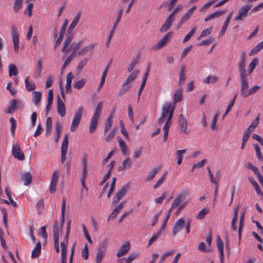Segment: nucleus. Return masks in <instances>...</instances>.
<instances>
[{
    "mask_svg": "<svg viewBox=\"0 0 263 263\" xmlns=\"http://www.w3.org/2000/svg\"><path fill=\"white\" fill-rule=\"evenodd\" d=\"M217 248L220 254V263L224 262L223 243L219 236L217 237Z\"/></svg>",
    "mask_w": 263,
    "mask_h": 263,
    "instance_id": "20",
    "label": "nucleus"
},
{
    "mask_svg": "<svg viewBox=\"0 0 263 263\" xmlns=\"http://www.w3.org/2000/svg\"><path fill=\"white\" fill-rule=\"evenodd\" d=\"M70 43V40L68 39L65 42L63 47L62 48V51L63 52H66V53H67V51H69V49H67V47L68 45V44ZM83 41H79L77 42H73L72 45L70 46V49L69 50L72 51V54L71 57L73 55H74L76 54H78V52L79 51H78V49L83 45Z\"/></svg>",
    "mask_w": 263,
    "mask_h": 263,
    "instance_id": "5",
    "label": "nucleus"
},
{
    "mask_svg": "<svg viewBox=\"0 0 263 263\" xmlns=\"http://www.w3.org/2000/svg\"><path fill=\"white\" fill-rule=\"evenodd\" d=\"M102 108L103 103L102 102H99L97 104L93 116L90 120L89 131L91 133H93L97 128L98 122L101 115Z\"/></svg>",
    "mask_w": 263,
    "mask_h": 263,
    "instance_id": "2",
    "label": "nucleus"
},
{
    "mask_svg": "<svg viewBox=\"0 0 263 263\" xmlns=\"http://www.w3.org/2000/svg\"><path fill=\"white\" fill-rule=\"evenodd\" d=\"M9 75L10 77L16 76L18 74V70L16 66L13 64H10L8 67Z\"/></svg>",
    "mask_w": 263,
    "mask_h": 263,
    "instance_id": "43",
    "label": "nucleus"
},
{
    "mask_svg": "<svg viewBox=\"0 0 263 263\" xmlns=\"http://www.w3.org/2000/svg\"><path fill=\"white\" fill-rule=\"evenodd\" d=\"M238 211H239V208L238 206H237L234 209V216H233V218L232 220L231 227H232V229L234 231H236L237 230V228L236 225V222L237 220Z\"/></svg>",
    "mask_w": 263,
    "mask_h": 263,
    "instance_id": "33",
    "label": "nucleus"
},
{
    "mask_svg": "<svg viewBox=\"0 0 263 263\" xmlns=\"http://www.w3.org/2000/svg\"><path fill=\"white\" fill-rule=\"evenodd\" d=\"M57 105V109L58 114L62 117L65 116L66 114L65 104L59 96L58 97Z\"/></svg>",
    "mask_w": 263,
    "mask_h": 263,
    "instance_id": "19",
    "label": "nucleus"
},
{
    "mask_svg": "<svg viewBox=\"0 0 263 263\" xmlns=\"http://www.w3.org/2000/svg\"><path fill=\"white\" fill-rule=\"evenodd\" d=\"M122 166L118 167V171H121L125 169L128 168L132 165L131 160L129 158H126L122 163Z\"/></svg>",
    "mask_w": 263,
    "mask_h": 263,
    "instance_id": "34",
    "label": "nucleus"
},
{
    "mask_svg": "<svg viewBox=\"0 0 263 263\" xmlns=\"http://www.w3.org/2000/svg\"><path fill=\"white\" fill-rule=\"evenodd\" d=\"M52 119L51 117L47 118L46 123V135L49 136L52 132Z\"/></svg>",
    "mask_w": 263,
    "mask_h": 263,
    "instance_id": "35",
    "label": "nucleus"
},
{
    "mask_svg": "<svg viewBox=\"0 0 263 263\" xmlns=\"http://www.w3.org/2000/svg\"><path fill=\"white\" fill-rule=\"evenodd\" d=\"M182 93L181 89H179L175 91L173 98V102H166L163 106H164L166 104L174 103L175 108L176 107V103L180 102L182 99Z\"/></svg>",
    "mask_w": 263,
    "mask_h": 263,
    "instance_id": "22",
    "label": "nucleus"
},
{
    "mask_svg": "<svg viewBox=\"0 0 263 263\" xmlns=\"http://www.w3.org/2000/svg\"><path fill=\"white\" fill-rule=\"evenodd\" d=\"M139 256V254L138 253H134L131 254L125 259V263H132L133 260L138 258Z\"/></svg>",
    "mask_w": 263,
    "mask_h": 263,
    "instance_id": "59",
    "label": "nucleus"
},
{
    "mask_svg": "<svg viewBox=\"0 0 263 263\" xmlns=\"http://www.w3.org/2000/svg\"><path fill=\"white\" fill-rule=\"evenodd\" d=\"M113 118H114V116L112 114H111L109 116V117L106 120V121L105 122V129H104L105 133H107L110 128L111 125H112V121Z\"/></svg>",
    "mask_w": 263,
    "mask_h": 263,
    "instance_id": "46",
    "label": "nucleus"
},
{
    "mask_svg": "<svg viewBox=\"0 0 263 263\" xmlns=\"http://www.w3.org/2000/svg\"><path fill=\"white\" fill-rule=\"evenodd\" d=\"M74 76L71 72H69L66 78V83L65 85V89L66 92H68L71 90V85L72 80L74 78Z\"/></svg>",
    "mask_w": 263,
    "mask_h": 263,
    "instance_id": "24",
    "label": "nucleus"
},
{
    "mask_svg": "<svg viewBox=\"0 0 263 263\" xmlns=\"http://www.w3.org/2000/svg\"><path fill=\"white\" fill-rule=\"evenodd\" d=\"M23 1V0H15L13 6V9L15 12L18 11L21 8L22 6Z\"/></svg>",
    "mask_w": 263,
    "mask_h": 263,
    "instance_id": "62",
    "label": "nucleus"
},
{
    "mask_svg": "<svg viewBox=\"0 0 263 263\" xmlns=\"http://www.w3.org/2000/svg\"><path fill=\"white\" fill-rule=\"evenodd\" d=\"M83 112L84 107L83 106H79L72 118L70 128L71 132H74L78 128L80 123Z\"/></svg>",
    "mask_w": 263,
    "mask_h": 263,
    "instance_id": "3",
    "label": "nucleus"
},
{
    "mask_svg": "<svg viewBox=\"0 0 263 263\" xmlns=\"http://www.w3.org/2000/svg\"><path fill=\"white\" fill-rule=\"evenodd\" d=\"M108 70V67H107L105 69V70L104 71V72L102 74L101 80V82L100 83L99 88H98L99 90L102 88V87L103 86V85H104V84L105 83V79H106V76L107 74Z\"/></svg>",
    "mask_w": 263,
    "mask_h": 263,
    "instance_id": "56",
    "label": "nucleus"
},
{
    "mask_svg": "<svg viewBox=\"0 0 263 263\" xmlns=\"http://www.w3.org/2000/svg\"><path fill=\"white\" fill-rule=\"evenodd\" d=\"M206 162V159H203L201 161L195 163L191 168V172H194L195 169L202 168L204 166Z\"/></svg>",
    "mask_w": 263,
    "mask_h": 263,
    "instance_id": "51",
    "label": "nucleus"
},
{
    "mask_svg": "<svg viewBox=\"0 0 263 263\" xmlns=\"http://www.w3.org/2000/svg\"><path fill=\"white\" fill-rule=\"evenodd\" d=\"M86 83V80L85 79H81L78 81H77L76 83H75L73 84V87L74 88L77 89H80L82 88L85 85Z\"/></svg>",
    "mask_w": 263,
    "mask_h": 263,
    "instance_id": "58",
    "label": "nucleus"
},
{
    "mask_svg": "<svg viewBox=\"0 0 263 263\" xmlns=\"http://www.w3.org/2000/svg\"><path fill=\"white\" fill-rule=\"evenodd\" d=\"M218 116V113L216 114L212 120L211 128L213 130H216L217 129L216 123L217 121Z\"/></svg>",
    "mask_w": 263,
    "mask_h": 263,
    "instance_id": "60",
    "label": "nucleus"
},
{
    "mask_svg": "<svg viewBox=\"0 0 263 263\" xmlns=\"http://www.w3.org/2000/svg\"><path fill=\"white\" fill-rule=\"evenodd\" d=\"M180 68V71L179 72V85L180 86H182L184 84L186 80V77L185 75V67L184 66L181 65Z\"/></svg>",
    "mask_w": 263,
    "mask_h": 263,
    "instance_id": "32",
    "label": "nucleus"
},
{
    "mask_svg": "<svg viewBox=\"0 0 263 263\" xmlns=\"http://www.w3.org/2000/svg\"><path fill=\"white\" fill-rule=\"evenodd\" d=\"M68 244V238H61L60 243L61 251V263H67V246Z\"/></svg>",
    "mask_w": 263,
    "mask_h": 263,
    "instance_id": "7",
    "label": "nucleus"
},
{
    "mask_svg": "<svg viewBox=\"0 0 263 263\" xmlns=\"http://www.w3.org/2000/svg\"><path fill=\"white\" fill-rule=\"evenodd\" d=\"M140 71L139 70H135L130 74L122 85V88L120 92V95L125 93L132 87L130 83L136 79Z\"/></svg>",
    "mask_w": 263,
    "mask_h": 263,
    "instance_id": "4",
    "label": "nucleus"
},
{
    "mask_svg": "<svg viewBox=\"0 0 263 263\" xmlns=\"http://www.w3.org/2000/svg\"><path fill=\"white\" fill-rule=\"evenodd\" d=\"M124 205V202L120 203L118 206L114 209V210L112 212V213L109 215L108 217V221H109L111 219H114L116 217L118 214L121 211V209L123 208Z\"/></svg>",
    "mask_w": 263,
    "mask_h": 263,
    "instance_id": "26",
    "label": "nucleus"
},
{
    "mask_svg": "<svg viewBox=\"0 0 263 263\" xmlns=\"http://www.w3.org/2000/svg\"><path fill=\"white\" fill-rule=\"evenodd\" d=\"M105 253L103 252H99L97 251V255L96 257V262L101 263L102 260L105 256Z\"/></svg>",
    "mask_w": 263,
    "mask_h": 263,
    "instance_id": "61",
    "label": "nucleus"
},
{
    "mask_svg": "<svg viewBox=\"0 0 263 263\" xmlns=\"http://www.w3.org/2000/svg\"><path fill=\"white\" fill-rule=\"evenodd\" d=\"M12 41L13 44L14 50L17 53L19 49V35L17 32V29L15 26H11Z\"/></svg>",
    "mask_w": 263,
    "mask_h": 263,
    "instance_id": "9",
    "label": "nucleus"
},
{
    "mask_svg": "<svg viewBox=\"0 0 263 263\" xmlns=\"http://www.w3.org/2000/svg\"><path fill=\"white\" fill-rule=\"evenodd\" d=\"M240 93L245 98L248 97L249 81L246 78L248 74L240 75Z\"/></svg>",
    "mask_w": 263,
    "mask_h": 263,
    "instance_id": "6",
    "label": "nucleus"
},
{
    "mask_svg": "<svg viewBox=\"0 0 263 263\" xmlns=\"http://www.w3.org/2000/svg\"><path fill=\"white\" fill-rule=\"evenodd\" d=\"M95 46V43H92L87 46H86L85 47H83L82 49L79 50L78 54L84 55L86 54L87 52H91Z\"/></svg>",
    "mask_w": 263,
    "mask_h": 263,
    "instance_id": "31",
    "label": "nucleus"
},
{
    "mask_svg": "<svg viewBox=\"0 0 263 263\" xmlns=\"http://www.w3.org/2000/svg\"><path fill=\"white\" fill-rule=\"evenodd\" d=\"M172 32H169L168 33H167L163 36V37L162 39L159 41L155 45H154L152 47V49L154 50H157L160 48H162L167 43V42L172 37Z\"/></svg>",
    "mask_w": 263,
    "mask_h": 263,
    "instance_id": "10",
    "label": "nucleus"
},
{
    "mask_svg": "<svg viewBox=\"0 0 263 263\" xmlns=\"http://www.w3.org/2000/svg\"><path fill=\"white\" fill-rule=\"evenodd\" d=\"M22 179L24 181V184L25 185H28L30 184L32 181V177L29 173L26 172L22 175Z\"/></svg>",
    "mask_w": 263,
    "mask_h": 263,
    "instance_id": "36",
    "label": "nucleus"
},
{
    "mask_svg": "<svg viewBox=\"0 0 263 263\" xmlns=\"http://www.w3.org/2000/svg\"><path fill=\"white\" fill-rule=\"evenodd\" d=\"M107 246L108 241L107 240H103L100 244L97 251L99 252H103L104 253H106Z\"/></svg>",
    "mask_w": 263,
    "mask_h": 263,
    "instance_id": "49",
    "label": "nucleus"
},
{
    "mask_svg": "<svg viewBox=\"0 0 263 263\" xmlns=\"http://www.w3.org/2000/svg\"><path fill=\"white\" fill-rule=\"evenodd\" d=\"M18 102V101L16 99L12 100L10 102V105L8 108L7 112L10 114L12 111H13L16 108Z\"/></svg>",
    "mask_w": 263,
    "mask_h": 263,
    "instance_id": "50",
    "label": "nucleus"
},
{
    "mask_svg": "<svg viewBox=\"0 0 263 263\" xmlns=\"http://www.w3.org/2000/svg\"><path fill=\"white\" fill-rule=\"evenodd\" d=\"M166 172H165L160 178L157 181V182L155 184V185L153 186V188L155 189H158L160 185L162 184L163 183L166 176Z\"/></svg>",
    "mask_w": 263,
    "mask_h": 263,
    "instance_id": "53",
    "label": "nucleus"
},
{
    "mask_svg": "<svg viewBox=\"0 0 263 263\" xmlns=\"http://www.w3.org/2000/svg\"><path fill=\"white\" fill-rule=\"evenodd\" d=\"M258 59L257 58H254L249 65V71L247 74L249 75L251 74L253 72L255 67L258 63Z\"/></svg>",
    "mask_w": 263,
    "mask_h": 263,
    "instance_id": "47",
    "label": "nucleus"
},
{
    "mask_svg": "<svg viewBox=\"0 0 263 263\" xmlns=\"http://www.w3.org/2000/svg\"><path fill=\"white\" fill-rule=\"evenodd\" d=\"M259 116L257 117V118L251 123L250 125L249 126L248 129L246 130L247 131L251 133L252 132L254 128L258 125L259 123Z\"/></svg>",
    "mask_w": 263,
    "mask_h": 263,
    "instance_id": "48",
    "label": "nucleus"
},
{
    "mask_svg": "<svg viewBox=\"0 0 263 263\" xmlns=\"http://www.w3.org/2000/svg\"><path fill=\"white\" fill-rule=\"evenodd\" d=\"M41 253V243L40 242H38L34 249H33L31 253V257L32 258H35L38 257Z\"/></svg>",
    "mask_w": 263,
    "mask_h": 263,
    "instance_id": "30",
    "label": "nucleus"
},
{
    "mask_svg": "<svg viewBox=\"0 0 263 263\" xmlns=\"http://www.w3.org/2000/svg\"><path fill=\"white\" fill-rule=\"evenodd\" d=\"M213 29V27L211 26L207 28L204 29L201 32V34L199 37L197 38V40H200L202 37L210 35Z\"/></svg>",
    "mask_w": 263,
    "mask_h": 263,
    "instance_id": "40",
    "label": "nucleus"
},
{
    "mask_svg": "<svg viewBox=\"0 0 263 263\" xmlns=\"http://www.w3.org/2000/svg\"><path fill=\"white\" fill-rule=\"evenodd\" d=\"M208 213L209 210L205 208L203 209L198 213L196 218L198 219H202Z\"/></svg>",
    "mask_w": 263,
    "mask_h": 263,
    "instance_id": "63",
    "label": "nucleus"
},
{
    "mask_svg": "<svg viewBox=\"0 0 263 263\" xmlns=\"http://www.w3.org/2000/svg\"><path fill=\"white\" fill-rule=\"evenodd\" d=\"M186 152V149L178 150L176 153L177 156V163L181 164L183 159V155Z\"/></svg>",
    "mask_w": 263,
    "mask_h": 263,
    "instance_id": "38",
    "label": "nucleus"
},
{
    "mask_svg": "<svg viewBox=\"0 0 263 263\" xmlns=\"http://www.w3.org/2000/svg\"><path fill=\"white\" fill-rule=\"evenodd\" d=\"M55 128H56V137L55 138V143H57L59 142V140L60 137L61 133V129L62 127L60 125L59 123H57L55 125Z\"/></svg>",
    "mask_w": 263,
    "mask_h": 263,
    "instance_id": "55",
    "label": "nucleus"
},
{
    "mask_svg": "<svg viewBox=\"0 0 263 263\" xmlns=\"http://www.w3.org/2000/svg\"><path fill=\"white\" fill-rule=\"evenodd\" d=\"M196 30V27H194L188 33L184 38L183 39V43L187 42L195 33Z\"/></svg>",
    "mask_w": 263,
    "mask_h": 263,
    "instance_id": "54",
    "label": "nucleus"
},
{
    "mask_svg": "<svg viewBox=\"0 0 263 263\" xmlns=\"http://www.w3.org/2000/svg\"><path fill=\"white\" fill-rule=\"evenodd\" d=\"M161 235V231H159L158 232L154 234L152 238L149 240V242L148 243V247H149L152 245V244Z\"/></svg>",
    "mask_w": 263,
    "mask_h": 263,
    "instance_id": "64",
    "label": "nucleus"
},
{
    "mask_svg": "<svg viewBox=\"0 0 263 263\" xmlns=\"http://www.w3.org/2000/svg\"><path fill=\"white\" fill-rule=\"evenodd\" d=\"M82 163H83V170H82V175L81 178V182L82 185L83 187L85 188L87 190L86 186L85 185V179L86 178L87 175V157L86 156H84L82 159Z\"/></svg>",
    "mask_w": 263,
    "mask_h": 263,
    "instance_id": "14",
    "label": "nucleus"
},
{
    "mask_svg": "<svg viewBox=\"0 0 263 263\" xmlns=\"http://www.w3.org/2000/svg\"><path fill=\"white\" fill-rule=\"evenodd\" d=\"M179 126L182 133L185 135L188 134L187 122L186 118L182 115H180L179 116Z\"/></svg>",
    "mask_w": 263,
    "mask_h": 263,
    "instance_id": "18",
    "label": "nucleus"
},
{
    "mask_svg": "<svg viewBox=\"0 0 263 263\" xmlns=\"http://www.w3.org/2000/svg\"><path fill=\"white\" fill-rule=\"evenodd\" d=\"M129 186L128 185H125L118 192L112 201V205L118 203L119 201L123 198L129 190Z\"/></svg>",
    "mask_w": 263,
    "mask_h": 263,
    "instance_id": "13",
    "label": "nucleus"
},
{
    "mask_svg": "<svg viewBox=\"0 0 263 263\" xmlns=\"http://www.w3.org/2000/svg\"><path fill=\"white\" fill-rule=\"evenodd\" d=\"M225 13L224 10H220L219 11H216L213 13H212L206 16V17L204 19L205 22H208L211 20L215 19L218 18L221 15Z\"/></svg>",
    "mask_w": 263,
    "mask_h": 263,
    "instance_id": "23",
    "label": "nucleus"
},
{
    "mask_svg": "<svg viewBox=\"0 0 263 263\" xmlns=\"http://www.w3.org/2000/svg\"><path fill=\"white\" fill-rule=\"evenodd\" d=\"M208 172L211 182L215 184L216 186H218V182L216 178L214 177V175L209 167H208Z\"/></svg>",
    "mask_w": 263,
    "mask_h": 263,
    "instance_id": "57",
    "label": "nucleus"
},
{
    "mask_svg": "<svg viewBox=\"0 0 263 263\" xmlns=\"http://www.w3.org/2000/svg\"><path fill=\"white\" fill-rule=\"evenodd\" d=\"M174 110L175 106L174 103L166 104L164 106H163L162 108V114L160 118L158 120V123L161 124L165 123L163 128L164 141L167 139L168 137V132L171 125V121L172 119Z\"/></svg>",
    "mask_w": 263,
    "mask_h": 263,
    "instance_id": "1",
    "label": "nucleus"
},
{
    "mask_svg": "<svg viewBox=\"0 0 263 263\" xmlns=\"http://www.w3.org/2000/svg\"><path fill=\"white\" fill-rule=\"evenodd\" d=\"M12 154L15 158L20 161H23L25 159V155L21 150L18 142L13 144Z\"/></svg>",
    "mask_w": 263,
    "mask_h": 263,
    "instance_id": "12",
    "label": "nucleus"
},
{
    "mask_svg": "<svg viewBox=\"0 0 263 263\" xmlns=\"http://www.w3.org/2000/svg\"><path fill=\"white\" fill-rule=\"evenodd\" d=\"M159 170L158 168H154L152 170H151L149 172V173L147 176V177L146 178V181H148L152 180L154 178L155 176L158 173Z\"/></svg>",
    "mask_w": 263,
    "mask_h": 263,
    "instance_id": "39",
    "label": "nucleus"
},
{
    "mask_svg": "<svg viewBox=\"0 0 263 263\" xmlns=\"http://www.w3.org/2000/svg\"><path fill=\"white\" fill-rule=\"evenodd\" d=\"M33 96V102L34 104L36 105H37L41 99L42 93L40 91H33L32 92Z\"/></svg>",
    "mask_w": 263,
    "mask_h": 263,
    "instance_id": "42",
    "label": "nucleus"
},
{
    "mask_svg": "<svg viewBox=\"0 0 263 263\" xmlns=\"http://www.w3.org/2000/svg\"><path fill=\"white\" fill-rule=\"evenodd\" d=\"M81 17V14L79 13L78 14L74 17V18L72 22L69 25V27L68 28V31H71L72 30L77 26V24L78 23Z\"/></svg>",
    "mask_w": 263,
    "mask_h": 263,
    "instance_id": "44",
    "label": "nucleus"
},
{
    "mask_svg": "<svg viewBox=\"0 0 263 263\" xmlns=\"http://www.w3.org/2000/svg\"><path fill=\"white\" fill-rule=\"evenodd\" d=\"M246 61V52L245 51H242L240 53V58L238 64L240 75L248 74L245 68Z\"/></svg>",
    "mask_w": 263,
    "mask_h": 263,
    "instance_id": "11",
    "label": "nucleus"
},
{
    "mask_svg": "<svg viewBox=\"0 0 263 263\" xmlns=\"http://www.w3.org/2000/svg\"><path fill=\"white\" fill-rule=\"evenodd\" d=\"M219 79L218 76L209 75L203 79V82L205 84H213L216 83Z\"/></svg>",
    "mask_w": 263,
    "mask_h": 263,
    "instance_id": "37",
    "label": "nucleus"
},
{
    "mask_svg": "<svg viewBox=\"0 0 263 263\" xmlns=\"http://www.w3.org/2000/svg\"><path fill=\"white\" fill-rule=\"evenodd\" d=\"M263 49V41L259 43L254 48H253L250 52V55H253L256 54Z\"/></svg>",
    "mask_w": 263,
    "mask_h": 263,
    "instance_id": "41",
    "label": "nucleus"
},
{
    "mask_svg": "<svg viewBox=\"0 0 263 263\" xmlns=\"http://www.w3.org/2000/svg\"><path fill=\"white\" fill-rule=\"evenodd\" d=\"M68 135L67 134H65L64 138L63 140L62 145H61V152H67L68 149Z\"/></svg>",
    "mask_w": 263,
    "mask_h": 263,
    "instance_id": "45",
    "label": "nucleus"
},
{
    "mask_svg": "<svg viewBox=\"0 0 263 263\" xmlns=\"http://www.w3.org/2000/svg\"><path fill=\"white\" fill-rule=\"evenodd\" d=\"M130 245L129 241L124 242L117 253V256L120 257L125 255L130 250Z\"/></svg>",
    "mask_w": 263,
    "mask_h": 263,
    "instance_id": "15",
    "label": "nucleus"
},
{
    "mask_svg": "<svg viewBox=\"0 0 263 263\" xmlns=\"http://www.w3.org/2000/svg\"><path fill=\"white\" fill-rule=\"evenodd\" d=\"M184 195L182 194H179L175 198L173 203H172L170 211L173 210V209L176 208L178 205H180L181 201L184 200Z\"/></svg>",
    "mask_w": 263,
    "mask_h": 263,
    "instance_id": "28",
    "label": "nucleus"
},
{
    "mask_svg": "<svg viewBox=\"0 0 263 263\" xmlns=\"http://www.w3.org/2000/svg\"><path fill=\"white\" fill-rule=\"evenodd\" d=\"M175 17L173 15H170L168 16L164 22V24L160 28V31L164 32L167 31L169 28L171 27L172 23L175 21Z\"/></svg>",
    "mask_w": 263,
    "mask_h": 263,
    "instance_id": "16",
    "label": "nucleus"
},
{
    "mask_svg": "<svg viewBox=\"0 0 263 263\" xmlns=\"http://www.w3.org/2000/svg\"><path fill=\"white\" fill-rule=\"evenodd\" d=\"M196 9V6H192L182 17L181 23H185L187 21L194 13Z\"/></svg>",
    "mask_w": 263,
    "mask_h": 263,
    "instance_id": "25",
    "label": "nucleus"
},
{
    "mask_svg": "<svg viewBox=\"0 0 263 263\" xmlns=\"http://www.w3.org/2000/svg\"><path fill=\"white\" fill-rule=\"evenodd\" d=\"M118 142L119 146L123 154H126L127 151V147L126 143L121 139H118Z\"/></svg>",
    "mask_w": 263,
    "mask_h": 263,
    "instance_id": "52",
    "label": "nucleus"
},
{
    "mask_svg": "<svg viewBox=\"0 0 263 263\" xmlns=\"http://www.w3.org/2000/svg\"><path fill=\"white\" fill-rule=\"evenodd\" d=\"M150 71V66L148 65L147 67H146V72L144 74V76L142 79V83L141 84V85L140 87V89H139V92H138V99H139V97H140V96L141 95V93L142 92V91L143 90V89H144V87H145V83H146V80H147V76L148 75V73Z\"/></svg>",
    "mask_w": 263,
    "mask_h": 263,
    "instance_id": "29",
    "label": "nucleus"
},
{
    "mask_svg": "<svg viewBox=\"0 0 263 263\" xmlns=\"http://www.w3.org/2000/svg\"><path fill=\"white\" fill-rule=\"evenodd\" d=\"M25 84L26 90L28 91L34 90L35 88V85L34 82L30 79V77L27 76L25 80Z\"/></svg>",
    "mask_w": 263,
    "mask_h": 263,
    "instance_id": "27",
    "label": "nucleus"
},
{
    "mask_svg": "<svg viewBox=\"0 0 263 263\" xmlns=\"http://www.w3.org/2000/svg\"><path fill=\"white\" fill-rule=\"evenodd\" d=\"M185 224V221L183 218L178 219L175 222L173 229V233L175 236L179 232H180Z\"/></svg>",
    "mask_w": 263,
    "mask_h": 263,
    "instance_id": "17",
    "label": "nucleus"
},
{
    "mask_svg": "<svg viewBox=\"0 0 263 263\" xmlns=\"http://www.w3.org/2000/svg\"><path fill=\"white\" fill-rule=\"evenodd\" d=\"M251 8V6L247 5L241 7L238 10L237 15L234 18L235 21H242L244 18L247 17L248 15V12Z\"/></svg>",
    "mask_w": 263,
    "mask_h": 263,
    "instance_id": "8",
    "label": "nucleus"
},
{
    "mask_svg": "<svg viewBox=\"0 0 263 263\" xmlns=\"http://www.w3.org/2000/svg\"><path fill=\"white\" fill-rule=\"evenodd\" d=\"M63 227L61 225H59V223L57 221L54 222L53 226V239L59 240V235L62 232Z\"/></svg>",
    "mask_w": 263,
    "mask_h": 263,
    "instance_id": "21",
    "label": "nucleus"
}]
</instances>
